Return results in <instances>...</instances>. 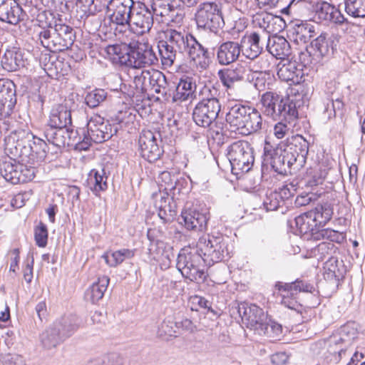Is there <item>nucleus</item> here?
<instances>
[{
	"mask_svg": "<svg viewBox=\"0 0 365 365\" xmlns=\"http://www.w3.org/2000/svg\"><path fill=\"white\" fill-rule=\"evenodd\" d=\"M130 68H142L157 64L158 58L152 46L148 43L133 42Z\"/></svg>",
	"mask_w": 365,
	"mask_h": 365,
	"instance_id": "aec40b11",
	"label": "nucleus"
},
{
	"mask_svg": "<svg viewBox=\"0 0 365 365\" xmlns=\"http://www.w3.org/2000/svg\"><path fill=\"white\" fill-rule=\"evenodd\" d=\"M267 49L277 59L288 58L292 53L290 43L282 36H274L272 38L269 36Z\"/></svg>",
	"mask_w": 365,
	"mask_h": 365,
	"instance_id": "c9c22d12",
	"label": "nucleus"
},
{
	"mask_svg": "<svg viewBox=\"0 0 365 365\" xmlns=\"http://www.w3.org/2000/svg\"><path fill=\"white\" fill-rule=\"evenodd\" d=\"M319 212L317 206L314 209L295 217V225L304 240L307 241H317L319 240Z\"/></svg>",
	"mask_w": 365,
	"mask_h": 365,
	"instance_id": "f3484780",
	"label": "nucleus"
},
{
	"mask_svg": "<svg viewBox=\"0 0 365 365\" xmlns=\"http://www.w3.org/2000/svg\"><path fill=\"white\" fill-rule=\"evenodd\" d=\"M24 16V11L16 0H5L0 4V21L16 25Z\"/></svg>",
	"mask_w": 365,
	"mask_h": 365,
	"instance_id": "473e14b6",
	"label": "nucleus"
},
{
	"mask_svg": "<svg viewBox=\"0 0 365 365\" xmlns=\"http://www.w3.org/2000/svg\"><path fill=\"white\" fill-rule=\"evenodd\" d=\"M16 170V182L15 185L26 183L31 181L36 175V168L29 164V165L18 162Z\"/></svg>",
	"mask_w": 365,
	"mask_h": 365,
	"instance_id": "603ef678",
	"label": "nucleus"
},
{
	"mask_svg": "<svg viewBox=\"0 0 365 365\" xmlns=\"http://www.w3.org/2000/svg\"><path fill=\"white\" fill-rule=\"evenodd\" d=\"M170 194L167 192H160V199H156L155 206L158 210V215L163 223L173 221L177 215V205L174 197H169Z\"/></svg>",
	"mask_w": 365,
	"mask_h": 365,
	"instance_id": "c85d7f7f",
	"label": "nucleus"
},
{
	"mask_svg": "<svg viewBox=\"0 0 365 365\" xmlns=\"http://www.w3.org/2000/svg\"><path fill=\"white\" fill-rule=\"evenodd\" d=\"M34 238L36 245L40 247H44L47 245L48 230L47 227L43 222H40L39 225L35 228Z\"/></svg>",
	"mask_w": 365,
	"mask_h": 365,
	"instance_id": "0e129e2a",
	"label": "nucleus"
},
{
	"mask_svg": "<svg viewBox=\"0 0 365 365\" xmlns=\"http://www.w3.org/2000/svg\"><path fill=\"white\" fill-rule=\"evenodd\" d=\"M344 237L342 233L331 229L321 230V240L327 241L321 242V251H326L327 254L334 252L335 247L333 242L341 243L344 241Z\"/></svg>",
	"mask_w": 365,
	"mask_h": 365,
	"instance_id": "49530a36",
	"label": "nucleus"
},
{
	"mask_svg": "<svg viewBox=\"0 0 365 365\" xmlns=\"http://www.w3.org/2000/svg\"><path fill=\"white\" fill-rule=\"evenodd\" d=\"M66 144L67 146H74L78 150H87L89 149V144L86 139L85 128H80L74 130L68 126V134Z\"/></svg>",
	"mask_w": 365,
	"mask_h": 365,
	"instance_id": "de8ad7c7",
	"label": "nucleus"
},
{
	"mask_svg": "<svg viewBox=\"0 0 365 365\" xmlns=\"http://www.w3.org/2000/svg\"><path fill=\"white\" fill-rule=\"evenodd\" d=\"M149 6L154 16H168V20H173L174 16L179 19H182V14L176 11V6L173 3H170L169 0H153Z\"/></svg>",
	"mask_w": 365,
	"mask_h": 365,
	"instance_id": "a19ab883",
	"label": "nucleus"
},
{
	"mask_svg": "<svg viewBox=\"0 0 365 365\" xmlns=\"http://www.w3.org/2000/svg\"><path fill=\"white\" fill-rule=\"evenodd\" d=\"M133 83L140 93H146L148 91L158 94V99L169 102L173 94L174 86L168 81L165 75L158 70H143L140 75L135 76Z\"/></svg>",
	"mask_w": 365,
	"mask_h": 365,
	"instance_id": "423d86ee",
	"label": "nucleus"
},
{
	"mask_svg": "<svg viewBox=\"0 0 365 365\" xmlns=\"http://www.w3.org/2000/svg\"><path fill=\"white\" fill-rule=\"evenodd\" d=\"M209 266L198 247H184L178 255L176 267L182 277L197 283L204 282Z\"/></svg>",
	"mask_w": 365,
	"mask_h": 365,
	"instance_id": "39448f33",
	"label": "nucleus"
},
{
	"mask_svg": "<svg viewBox=\"0 0 365 365\" xmlns=\"http://www.w3.org/2000/svg\"><path fill=\"white\" fill-rule=\"evenodd\" d=\"M282 297L281 303L284 307L294 310L297 312H302L303 306L297 299V294L290 291H279Z\"/></svg>",
	"mask_w": 365,
	"mask_h": 365,
	"instance_id": "13d9d810",
	"label": "nucleus"
},
{
	"mask_svg": "<svg viewBox=\"0 0 365 365\" xmlns=\"http://www.w3.org/2000/svg\"><path fill=\"white\" fill-rule=\"evenodd\" d=\"M108 93L104 89L96 88L88 92L85 97L86 104L91 108L100 106L107 98Z\"/></svg>",
	"mask_w": 365,
	"mask_h": 365,
	"instance_id": "5fc2aeb1",
	"label": "nucleus"
},
{
	"mask_svg": "<svg viewBox=\"0 0 365 365\" xmlns=\"http://www.w3.org/2000/svg\"><path fill=\"white\" fill-rule=\"evenodd\" d=\"M185 53L194 61H197L202 68H207L215 56V48H207L201 44L190 34L183 32Z\"/></svg>",
	"mask_w": 365,
	"mask_h": 365,
	"instance_id": "4468645a",
	"label": "nucleus"
},
{
	"mask_svg": "<svg viewBox=\"0 0 365 365\" xmlns=\"http://www.w3.org/2000/svg\"><path fill=\"white\" fill-rule=\"evenodd\" d=\"M262 118L261 113L255 108L249 106L247 116L240 134L247 135L257 133L262 129Z\"/></svg>",
	"mask_w": 365,
	"mask_h": 365,
	"instance_id": "ea45409f",
	"label": "nucleus"
},
{
	"mask_svg": "<svg viewBox=\"0 0 365 365\" xmlns=\"http://www.w3.org/2000/svg\"><path fill=\"white\" fill-rule=\"evenodd\" d=\"M140 155L149 163L157 161L164 150L158 143L156 135L151 130L143 131L138 139Z\"/></svg>",
	"mask_w": 365,
	"mask_h": 365,
	"instance_id": "6ab92c4d",
	"label": "nucleus"
},
{
	"mask_svg": "<svg viewBox=\"0 0 365 365\" xmlns=\"http://www.w3.org/2000/svg\"><path fill=\"white\" fill-rule=\"evenodd\" d=\"M342 24L346 19L341 11L334 5L326 1H321V21Z\"/></svg>",
	"mask_w": 365,
	"mask_h": 365,
	"instance_id": "8fccbe9b",
	"label": "nucleus"
},
{
	"mask_svg": "<svg viewBox=\"0 0 365 365\" xmlns=\"http://www.w3.org/2000/svg\"><path fill=\"white\" fill-rule=\"evenodd\" d=\"M336 333L343 339L345 344L349 346L351 341L357 337L358 331L356 324L354 322H347L341 326Z\"/></svg>",
	"mask_w": 365,
	"mask_h": 365,
	"instance_id": "4d7b16f0",
	"label": "nucleus"
},
{
	"mask_svg": "<svg viewBox=\"0 0 365 365\" xmlns=\"http://www.w3.org/2000/svg\"><path fill=\"white\" fill-rule=\"evenodd\" d=\"M173 84L172 86H174V88L170 99L172 102H182L196 97L197 85L192 77L184 76L180 78L177 85Z\"/></svg>",
	"mask_w": 365,
	"mask_h": 365,
	"instance_id": "a878e982",
	"label": "nucleus"
},
{
	"mask_svg": "<svg viewBox=\"0 0 365 365\" xmlns=\"http://www.w3.org/2000/svg\"><path fill=\"white\" fill-rule=\"evenodd\" d=\"M51 19L52 14L43 11L37 15V21L42 30L38 33L41 44L51 51H62L70 48L75 40L74 29L65 24H58L48 21V16Z\"/></svg>",
	"mask_w": 365,
	"mask_h": 365,
	"instance_id": "f03ea898",
	"label": "nucleus"
},
{
	"mask_svg": "<svg viewBox=\"0 0 365 365\" xmlns=\"http://www.w3.org/2000/svg\"><path fill=\"white\" fill-rule=\"evenodd\" d=\"M324 347L330 356H327L326 359L330 357V361L338 363L341 360V354L344 353L347 346L343 339L336 333H334L324 341Z\"/></svg>",
	"mask_w": 365,
	"mask_h": 365,
	"instance_id": "4c0bfd02",
	"label": "nucleus"
},
{
	"mask_svg": "<svg viewBox=\"0 0 365 365\" xmlns=\"http://www.w3.org/2000/svg\"><path fill=\"white\" fill-rule=\"evenodd\" d=\"M43 134L46 140L58 147L61 148L66 146L68 128L51 127L45 125L43 130Z\"/></svg>",
	"mask_w": 365,
	"mask_h": 365,
	"instance_id": "37998d69",
	"label": "nucleus"
},
{
	"mask_svg": "<svg viewBox=\"0 0 365 365\" xmlns=\"http://www.w3.org/2000/svg\"><path fill=\"white\" fill-rule=\"evenodd\" d=\"M108 176L103 168L100 170L93 169L88 175V184L91 191L98 196L101 191H105L108 188Z\"/></svg>",
	"mask_w": 365,
	"mask_h": 365,
	"instance_id": "a18cd8bd",
	"label": "nucleus"
},
{
	"mask_svg": "<svg viewBox=\"0 0 365 365\" xmlns=\"http://www.w3.org/2000/svg\"><path fill=\"white\" fill-rule=\"evenodd\" d=\"M133 42L108 45L105 51L112 60L121 66L130 67L132 65Z\"/></svg>",
	"mask_w": 365,
	"mask_h": 365,
	"instance_id": "7c9ffc66",
	"label": "nucleus"
},
{
	"mask_svg": "<svg viewBox=\"0 0 365 365\" xmlns=\"http://www.w3.org/2000/svg\"><path fill=\"white\" fill-rule=\"evenodd\" d=\"M16 85L9 79H0V118L11 115L16 104Z\"/></svg>",
	"mask_w": 365,
	"mask_h": 365,
	"instance_id": "5701e85b",
	"label": "nucleus"
},
{
	"mask_svg": "<svg viewBox=\"0 0 365 365\" xmlns=\"http://www.w3.org/2000/svg\"><path fill=\"white\" fill-rule=\"evenodd\" d=\"M290 32H292L293 36L295 35V41H299L304 43H307L308 41L307 22L295 24Z\"/></svg>",
	"mask_w": 365,
	"mask_h": 365,
	"instance_id": "774afa93",
	"label": "nucleus"
},
{
	"mask_svg": "<svg viewBox=\"0 0 365 365\" xmlns=\"http://www.w3.org/2000/svg\"><path fill=\"white\" fill-rule=\"evenodd\" d=\"M328 182L331 184L329 189L332 190V180L330 179ZM321 197H322V202L321 203V217L324 218V220L321 221V225L322 223L325 225L331 219L334 214L333 207L336 204V192L333 190L327 191L323 195L321 194Z\"/></svg>",
	"mask_w": 365,
	"mask_h": 365,
	"instance_id": "79ce46f5",
	"label": "nucleus"
},
{
	"mask_svg": "<svg viewBox=\"0 0 365 365\" xmlns=\"http://www.w3.org/2000/svg\"><path fill=\"white\" fill-rule=\"evenodd\" d=\"M165 39L159 41L158 49L162 64L170 67L175 61L185 53V38L183 32L175 29H168L165 33Z\"/></svg>",
	"mask_w": 365,
	"mask_h": 365,
	"instance_id": "9d476101",
	"label": "nucleus"
},
{
	"mask_svg": "<svg viewBox=\"0 0 365 365\" xmlns=\"http://www.w3.org/2000/svg\"><path fill=\"white\" fill-rule=\"evenodd\" d=\"M247 71L245 66L237 63L230 67L220 69L217 71V77L222 86L227 90L233 88L235 83L242 81Z\"/></svg>",
	"mask_w": 365,
	"mask_h": 365,
	"instance_id": "c756f323",
	"label": "nucleus"
},
{
	"mask_svg": "<svg viewBox=\"0 0 365 365\" xmlns=\"http://www.w3.org/2000/svg\"><path fill=\"white\" fill-rule=\"evenodd\" d=\"M279 145L287 155V158L291 160L294 165L298 162L299 165L302 166L311 161L310 158L319 157L317 145L314 143V138L312 136L306 139L301 135H292L287 139L286 143Z\"/></svg>",
	"mask_w": 365,
	"mask_h": 365,
	"instance_id": "0eeeda50",
	"label": "nucleus"
},
{
	"mask_svg": "<svg viewBox=\"0 0 365 365\" xmlns=\"http://www.w3.org/2000/svg\"><path fill=\"white\" fill-rule=\"evenodd\" d=\"M53 325L58 329L60 336L64 341L83 326V321L76 314H69L55 321Z\"/></svg>",
	"mask_w": 365,
	"mask_h": 365,
	"instance_id": "cd10ccee",
	"label": "nucleus"
},
{
	"mask_svg": "<svg viewBox=\"0 0 365 365\" xmlns=\"http://www.w3.org/2000/svg\"><path fill=\"white\" fill-rule=\"evenodd\" d=\"M173 189H170V193L173 197L185 195L190 189V183L187 178L178 176L173 185Z\"/></svg>",
	"mask_w": 365,
	"mask_h": 365,
	"instance_id": "052dcab7",
	"label": "nucleus"
},
{
	"mask_svg": "<svg viewBox=\"0 0 365 365\" xmlns=\"http://www.w3.org/2000/svg\"><path fill=\"white\" fill-rule=\"evenodd\" d=\"M178 175L170 171H163L158 176V180L160 186L164 187L165 192H169L170 189H173V184Z\"/></svg>",
	"mask_w": 365,
	"mask_h": 365,
	"instance_id": "e2e57ef3",
	"label": "nucleus"
},
{
	"mask_svg": "<svg viewBox=\"0 0 365 365\" xmlns=\"http://www.w3.org/2000/svg\"><path fill=\"white\" fill-rule=\"evenodd\" d=\"M311 158L307 163L306 171L300 177L301 188L311 192L319 191V157Z\"/></svg>",
	"mask_w": 365,
	"mask_h": 365,
	"instance_id": "b1692460",
	"label": "nucleus"
},
{
	"mask_svg": "<svg viewBox=\"0 0 365 365\" xmlns=\"http://www.w3.org/2000/svg\"><path fill=\"white\" fill-rule=\"evenodd\" d=\"M181 219L182 221L180 223L183 225L187 230L202 232L207 228L209 220L208 209L205 205L202 207L201 205H192L182 212Z\"/></svg>",
	"mask_w": 365,
	"mask_h": 365,
	"instance_id": "dca6fc26",
	"label": "nucleus"
},
{
	"mask_svg": "<svg viewBox=\"0 0 365 365\" xmlns=\"http://www.w3.org/2000/svg\"><path fill=\"white\" fill-rule=\"evenodd\" d=\"M195 20L198 29L217 34L225 24L221 4L216 1L200 2Z\"/></svg>",
	"mask_w": 365,
	"mask_h": 365,
	"instance_id": "1a4fd4ad",
	"label": "nucleus"
},
{
	"mask_svg": "<svg viewBox=\"0 0 365 365\" xmlns=\"http://www.w3.org/2000/svg\"><path fill=\"white\" fill-rule=\"evenodd\" d=\"M200 96L201 100L208 103L221 104L218 99L220 95L219 91L214 86L205 85L200 91Z\"/></svg>",
	"mask_w": 365,
	"mask_h": 365,
	"instance_id": "bf43d9fd",
	"label": "nucleus"
},
{
	"mask_svg": "<svg viewBox=\"0 0 365 365\" xmlns=\"http://www.w3.org/2000/svg\"><path fill=\"white\" fill-rule=\"evenodd\" d=\"M237 312L242 322L250 329H253L259 335H262V332H264V331H267L264 324L267 316L259 307L253 304L241 302L238 304Z\"/></svg>",
	"mask_w": 365,
	"mask_h": 365,
	"instance_id": "2eb2a0df",
	"label": "nucleus"
},
{
	"mask_svg": "<svg viewBox=\"0 0 365 365\" xmlns=\"http://www.w3.org/2000/svg\"><path fill=\"white\" fill-rule=\"evenodd\" d=\"M319 197V193L306 191L298 195L295 199V205L297 207H302L309 204L312 202L317 201Z\"/></svg>",
	"mask_w": 365,
	"mask_h": 365,
	"instance_id": "338daca9",
	"label": "nucleus"
},
{
	"mask_svg": "<svg viewBox=\"0 0 365 365\" xmlns=\"http://www.w3.org/2000/svg\"><path fill=\"white\" fill-rule=\"evenodd\" d=\"M110 282V278L106 275L99 277L98 281L93 282L85 292V297L93 304L97 303L101 299L107 290Z\"/></svg>",
	"mask_w": 365,
	"mask_h": 365,
	"instance_id": "58836bf2",
	"label": "nucleus"
},
{
	"mask_svg": "<svg viewBox=\"0 0 365 365\" xmlns=\"http://www.w3.org/2000/svg\"><path fill=\"white\" fill-rule=\"evenodd\" d=\"M322 274L325 281L322 284V288L324 289H328L331 293L336 292L339 286V279L342 277L336 257L331 256L324 263Z\"/></svg>",
	"mask_w": 365,
	"mask_h": 365,
	"instance_id": "393cba45",
	"label": "nucleus"
},
{
	"mask_svg": "<svg viewBox=\"0 0 365 365\" xmlns=\"http://www.w3.org/2000/svg\"><path fill=\"white\" fill-rule=\"evenodd\" d=\"M221 110V104L199 101L192 110V119L196 125L209 128L217 118Z\"/></svg>",
	"mask_w": 365,
	"mask_h": 365,
	"instance_id": "412c9836",
	"label": "nucleus"
},
{
	"mask_svg": "<svg viewBox=\"0 0 365 365\" xmlns=\"http://www.w3.org/2000/svg\"><path fill=\"white\" fill-rule=\"evenodd\" d=\"M249 106L235 104L230 108L226 113L225 120L229 124L232 131L240 133L247 116Z\"/></svg>",
	"mask_w": 365,
	"mask_h": 365,
	"instance_id": "e433bc0d",
	"label": "nucleus"
},
{
	"mask_svg": "<svg viewBox=\"0 0 365 365\" xmlns=\"http://www.w3.org/2000/svg\"><path fill=\"white\" fill-rule=\"evenodd\" d=\"M287 157V155L284 153L282 145L278 144L274 145L266 140L262 155V173L265 169L267 170L268 165H270L271 169L279 175H287L291 173L294 164Z\"/></svg>",
	"mask_w": 365,
	"mask_h": 365,
	"instance_id": "f8f14e48",
	"label": "nucleus"
},
{
	"mask_svg": "<svg viewBox=\"0 0 365 365\" xmlns=\"http://www.w3.org/2000/svg\"><path fill=\"white\" fill-rule=\"evenodd\" d=\"M166 244L163 240L150 242L148 248V254L153 259H157L165 254Z\"/></svg>",
	"mask_w": 365,
	"mask_h": 365,
	"instance_id": "69168bd1",
	"label": "nucleus"
},
{
	"mask_svg": "<svg viewBox=\"0 0 365 365\" xmlns=\"http://www.w3.org/2000/svg\"><path fill=\"white\" fill-rule=\"evenodd\" d=\"M275 287L279 291H290L297 294L298 292H310L314 290L313 285L302 279H297L295 281L289 283L278 282Z\"/></svg>",
	"mask_w": 365,
	"mask_h": 365,
	"instance_id": "3c124183",
	"label": "nucleus"
},
{
	"mask_svg": "<svg viewBox=\"0 0 365 365\" xmlns=\"http://www.w3.org/2000/svg\"><path fill=\"white\" fill-rule=\"evenodd\" d=\"M345 11L354 18L365 17V0H345Z\"/></svg>",
	"mask_w": 365,
	"mask_h": 365,
	"instance_id": "6e6d98bb",
	"label": "nucleus"
},
{
	"mask_svg": "<svg viewBox=\"0 0 365 365\" xmlns=\"http://www.w3.org/2000/svg\"><path fill=\"white\" fill-rule=\"evenodd\" d=\"M149 5L135 1L131 24L136 27V33L144 34L150 32L154 23V14Z\"/></svg>",
	"mask_w": 365,
	"mask_h": 365,
	"instance_id": "4be33fe9",
	"label": "nucleus"
},
{
	"mask_svg": "<svg viewBox=\"0 0 365 365\" xmlns=\"http://www.w3.org/2000/svg\"><path fill=\"white\" fill-rule=\"evenodd\" d=\"M227 236L220 233L208 235L207 237L200 238L197 244L200 251L209 266L230 258L232 245Z\"/></svg>",
	"mask_w": 365,
	"mask_h": 365,
	"instance_id": "6e6552de",
	"label": "nucleus"
},
{
	"mask_svg": "<svg viewBox=\"0 0 365 365\" xmlns=\"http://www.w3.org/2000/svg\"><path fill=\"white\" fill-rule=\"evenodd\" d=\"M135 255V250L120 249L115 252H107L102 257L106 263L111 267H115L120 264L126 259H131Z\"/></svg>",
	"mask_w": 365,
	"mask_h": 365,
	"instance_id": "09e8293b",
	"label": "nucleus"
},
{
	"mask_svg": "<svg viewBox=\"0 0 365 365\" xmlns=\"http://www.w3.org/2000/svg\"><path fill=\"white\" fill-rule=\"evenodd\" d=\"M1 65L8 72L19 70L25 66L24 53L16 47L7 48L1 57Z\"/></svg>",
	"mask_w": 365,
	"mask_h": 365,
	"instance_id": "72a5a7b5",
	"label": "nucleus"
},
{
	"mask_svg": "<svg viewBox=\"0 0 365 365\" xmlns=\"http://www.w3.org/2000/svg\"><path fill=\"white\" fill-rule=\"evenodd\" d=\"M259 103L262 113L274 120H285L293 125L298 118L299 101L292 96L284 97L269 91L260 96Z\"/></svg>",
	"mask_w": 365,
	"mask_h": 365,
	"instance_id": "7ed1b4c3",
	"label": "nucleus"
},
{
	"mask_svg": "<svg viewBox=\"0 0 365 365\" xmlns=\"http://www.w3.org/2000/svg\"><path fill=\"white\" fill-rule=\"evenodd\" d=\"M263 205L267 211H274L282 206L283 203L278 197V194L275 191H272L267 194Z\"/></svg>",
	"mask_w": 365,
	"mask_h": 365,
	"instance_id": "680f3d73",
	"label": "nucleus"
},
{
	"mask_svg": "<svg viewBox=\"0 0 365 365\" xmlns=\"http://www.w3.org/2000/svg\"><path fill=\"white\" fill-rule=\"evenodd\" d=\"M299 58L302 65L301 71L297 69L295 62L289 61L278 68L277 76L282 81L295 83H298V76L301 73V78H303L302 98L309 100L319 84V36L306 46L305 51L300 52Z\"/></svg>",
	"mask_w": 365,
	"mask_h": 365,
	"instance_id": "f257e3e1",
	"label": "nucleus"
},
{
	"mask_svg": "<svg viewBox=\"0 0 365 365\" xmlns=\"http://www.w3.org/2000/svg\"><path fill=\"white\" fill-rule=\"evenodd\" d=\"M241 53L242 46L240 43L234 41L223 42L217 48V61L221 66H228L235 62Z\"/></svg>",
	"mask_w": 365,
	"mask_h": 365,
	"instance_id": "bb28decb",
	"label": "nucleus"
},
{
	"mask_svg": "<svg viewBox=\"0 0 365 365\" xmlns=\"http://www.w3.org/2000/svg\"><path fill=\"white\" fill-rule=\"evenodd\" d=\"M227 158L232 173L238 175L250 171L254 164L253 148L246 140H237L227 148Z\"/></svg>",
	"mask_w": 365,
	"mask_h": 365,
	"instance_id": "9b49d317",
	"label": "nucleus"
},
{
	"mask_svg": "<svg viewBox=\"0 0 365 365\" xmlns=\"http://www.w3.org/2000/svg\"><path fill=\"white\" fill-rule=\"evenodd\" d=\"M39 341L41 347L46 350L56 348L63 342L53 324L39 334Z\"/></svg>",
	"mask_w": 365,
	"mask_h": 365,
	"instance_id": "c03bdc74",
	"label": "nucleus"
},
{
	"mask_svg": "<svg viewBox=\"0 0 365 365\" xmlns=\"http://www.w3.org/2000/svg\"><path fill=\"white\" fill-rule=\"evenodd\" d=\"M118 132V128L113 127L108 120L100 115L92 117L86 125V139L89 148L93 143H101L108 140Z\"/></svg>",
	"mask_w": 365,
	"mask_h": 365,
	"instance_id": "ddd939ff",
	"label": "nucleus"
},
{
	"mask_svg": "<svg viewBox=\"0 0 365 365\" xmlns=\"http://www.w3.org/2000/svg\"><path fill=\"white\" fill-rule=\"evenodd\" d=\"M240 44L242 46V55L251 60L258 58L264 48L261 36L255 31L243 36Z\"/></svg>",
	"mask_w": 365,
	"mask_h": 365,
	"instance_id": "2f4dec72",
	"label": "nucleus"
},
{
	"mask_svg": "<svg viewBox=\"0 0 365 365\" xmlns=\"http://www.w3.org/2000/svg\"><path fill=\"white\" fill-rule=\"evenodd\" d=\"M135 4L133 0H110L108 10L112 12L110 16L111 22L123 27L130 26Z\"/></svg>",
	"mask_w": 365,
	"mask_h": 365,
	"instance_id": "a211bd4d",
	"label": "nucleus"
},
{
	"mask_svg": "<svg viewBox=\"0 0 365 365\" xmlns=\"http://www.w3.org/2000/svg\"><path fill=\"white\" fill-rule=\"evenodd\" d=\"M16 160L10 158L9 160H2L0 162V175L5 179L6 181L12 185H15L16 173V169L17 168Z\"/></svg>",
	"mask_w": 365,
	"mask_h": 365,
	"instance_id": "864d4df0",
	"label": "nucleus"
},
{
	"mask_svg": "<svg viewBox=\"0 0 365 365\" xmlns=\"http://www.w3.org/2000/svg\"><path fill=\"white\" fill-rule=\"evenodd\" d=\"M71 123V111L66 106L57 104L52 108L45 125L61 128H68Z\"/></svg>",
	"mask_w": 365,
	"mask_h": 365,
	"instance_id": "f704fd0d",
	"label": "nucleus"
},
{
	"mask_svg": "<svg viewBox=\"0 0 365 365\" xmlns=\"http://www.w3.org/2000/svg\"><path fill=\"white\" fill-rule=\"evenodd\" d=\"M48 152V146L43 138L35 136L30 131L21 130L18 133L14 152L11 151V154L22 162L34 165L35 161L44 160Z\"/></svg>",
	"mask_w": 365,
	"mask_h": 365,
	"instance_id": "20e7f679",
	"label": "nucleus"
}]
</instances>
